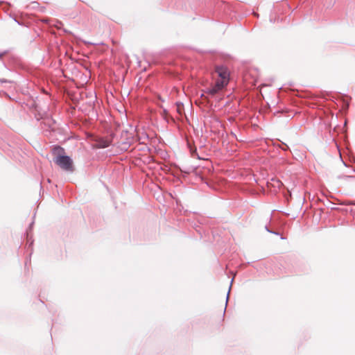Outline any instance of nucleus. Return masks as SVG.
I'll return each instance as SVG.
<instances>
[{"mask_svg":"<svg viewBox=\"0 0 355 355\" xmlns=\"http://www.w3.org/2000/svg\"><path fill=\"white\" fill-rule=\"evenodd\" d=\"M112 142V140L110 138H103L101 137L96 140V148H106L108 147Z\"/></svg>","mask_w":355,"mask_h":355,"instance_id":"nucleus-3","label":"nucleus"},{"mask_svg":"<svg viewBox=\"0 0 355 355\" xmlns=\"http://www.w3.org/2000/svg\"><path fill=\"white\" fill-rule=\"evenodd\" d=\"M41 22L44 23V22H48V21L46 19H42V20H41Z\"/></svg>","mask_w":355,"mask_h":355,"instance_id":"nucleus-5","label":"nucleus"},{"mask_svg":"<svg viewBox=\"0 0 355 355\" xmlns=\"http://www.w3.org/2000/svg\"><path fill=\"white\" fill-rule=\"evenodd\" d=\"M215 73L217 76L215 83L206 92L211 96L220 93L229 83L230 71L224 66H217L215 68Z\"/></svg>","mask_w":355,"mask_h":355,"instance_id":"nucleus-1","label":"nucleus"},{"mask_svg":"<svg viewBox=\"0 0 355 355\" xmlns=\"http://www.w3.org/2000/svg\"><path fill=\"white\" fill-rule=\"evenodd\" d=\"M52 154L54 156V162L62 170L67 172H73L74 166L73 160L67 155H64V149L60 146H55L52 149Z\"/></svg>","mask_w":355,"mask_h":355,"instance_id":"nucleus-2","label":"nucleus"},{"mask_svg":"<svg viewBox=\"0 0 355 355\" xmlns=\"http://www.w3.org/2000/svg\"><path fill=\"white\" fill-rule=\"evenodd\" d=\"M276 183H277V187H280V186L282 185L281 182H279V180H277V181H276Z\"/></svg>","mask_w":355,"mask_h":355,"instance_id":"nucleus-4","label":"nucleus"},{"mask_svg":"<svg viewBox=\"0 0 355 355\" xmlns=\"http://www.w3.org/2000/svg\"><path fill=\"white\" fill-rule=\"evenodd\" d=\"M201 98H206L207 97L205 96V95L204 94H202L201 95Z\"/></svg>","mask_w":355,"mask_h":355,"instance_id":"nucleus-6","label":"nucleus"}]
</instances>
